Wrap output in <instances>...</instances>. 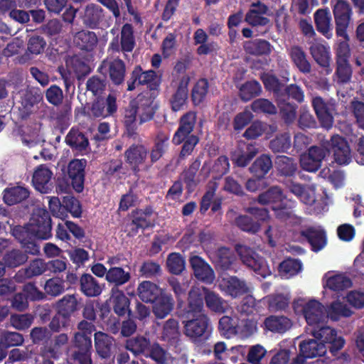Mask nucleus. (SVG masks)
Here are the masks:
<instances>
[{
  "label": "nucleus",
  "mask_w": 364,
  "mask_h": 364,
  "mask_svg": "<svg viewBox=\"0 0 364 364\" xmlns=\"http://www.w3.org/2000/svg\"><path fill=\"white\" fill-rule=\"evenodd\" d=\"M196 123V113L193 111L185 113L179 119L178 127L172 138V143L174 145L182 144L177 159L178 164L191 156L199 143V137L192 134Z\"/></svg>",
  "instance_id": "1"
},
{
  "label": "nucleus",
  "mask_w": 364,
  "mask_h": 364,
  "mask_svg": "<svg viewBox=\"0 0 364 364\" xmlns=\"http://www.w3.org/2000/svg\"><path fill=\"white\" fill-rule=\"evenodd\" d=\"M183 321L184 334L194 343L207 341L211 333L210 321L206 314H199Z\"/></svg>",
  "instance_id": "2"
},
{
  "label": "nucleus",
  "mask_w": 364,
  "mask_h": 364,
  "mask_svg": "<svg viewBox=\"0 0 364 364\" xmlns=\"http://www.w3.org/2000/svg\"><path fill=\"white\" fill-rule=\"evenodd\" d=\"M11 232L14 238L21 244L25 252L32 255H38L40 254L38 241L41 240L32 230V228L29 226L28 223L11 228Z\"/></svg>",
  "instance_id": "3"
},
{
  "label": "nucleus",
  "mask_w": 364,
  "mask_h": 364,
  "mask_svg": "<svg viewBox=\"0 0 364 364\" xmlns=\"http://www.w3.org/2000/svg\"><path fill=\"white\" fill-rule=\"evenodd\" d=\"M333 14L336 23V33L337 36L349 40L347 29L349 26L353 14L352 8L348 0H331Z\"/></svg>",
  "instance_id": "4"
},
{
  "label": "nucleus",
  "mask_w": 364,
  "mask_h": 364,
  "mask_svg": "<svg viewBox=\"0 0 364 364\" xmlns=\"http://www.w3.org/2000/svg\"><path fill=\"white\" fill-rule=\"evenodd\" d=\"M311 106L321 126L326 129H331L333 124L334 114L336 113V101L316 96L311 100Z\"/></svg>",
  "instance_id": "5"
},
{
  "label": "nucleus",
  "mask_w": 364,
  "mask_h": 364,
  "mask_svg": "<svg viewBox=\"0 0 364 364\" xmlns=\"http://www.w3.org/2000/svg\"><path fill=\"white\" fill-rule=\"evenodd\" d=\"M117 110V98L109 94L106 98L97 97L90 106H85L82 114L89 118H106Z\"/></svg>",
  "instance_id": "6"
},
{
  "label": "nucleus",
  "mask_w": 364,
  "mask_h": 364,
  "mask_svg": "<svg viewBox=\"0 0 364 364\" xmlns=\"http://www.w3.org/2000/svg\"><path fill=\"white\" fill-rule=\"evenodd\" d=\"M235 250L242 263L253 270L257 275L265 278L269 274L264 259L259 256L252 249L242 245H236Z\"/></svg>",
  "instance_id": "7"
},
{
  "label": "nucleus",
  "mask_w": 364,
  "mask_h": 364,
  "mask_svg": "<svg viewBox=\"0 0 364 364\" xmlns=\"http://www.w3.org/2000/svg\"><path fill=\"white\" fill-rule=\"evenodd\" d=\"M28 223L40 240H46L52 237V220L46 209L35 208Z\"/></svg>",
  "instance_id": "8"
},
{
  "label": "nucleus",
  "mask_w": 364,
  "mask_h": 364,
  "mask_svg": "<svg viewBox=\"0 0 364 364\" xmlns=\"http://www.w3.org/2000/svg\"><path fill=\"white\" fill-rule=\"evenodd\" d=\"M312 336L323 343H327V349L333 355H336L345 344V340L342 336H337V331L323 323L314 327L311 329Z\"/></svg>",
  "instance_id": "9"
},
{
  "label": "nucleus",
  "mask_w": 364,
  "mask_h": 364,
  "mask_svg": "<svg viewBox=\"0 0 364 364\" xmlns=\"http://www.w3.org/2000/svg\"><path fill=\"white\" fill-rule=\"evenodd\" d=\"M329 153L328 148L311 146L307 152L301 154L300 166L306 171L315 173L320 169L323 159Z\"/></svg>",
  "instance_id": "10"
},
{
  "label": "nucleus",
  "mask_w": 364,
  "mask_h": 364,
  "mask_svg": "<svg viewBox=\"0 0 364 364\" xmlns=\"http://www.w3.org/2000/svg\"><path fill=\"white\" fill-rule=\"evenodd\" d=\"M205 291L202 289L193 287L188 294L187 304L181 310V316L191 318L204 311Z\"/></svg>",
  "instance_id": "11"
},
{
  "label": "nucleus",
  "mask_w": 364,
  "mask_h": 364,
  "mask_svg": "<svg viewBox=\"0 0 364 364\" xmlns=\"http://www.w3.org/2000/svg\"><path fill=\"white\" fill-rule=\"evenodd\" d=\"M156 73L153 70L144 71L140 65H136L127 80V90L132 91L138 85H147L150 90H156L159 87Z\"/></svg>",
  "instance_id": "12"
},
{
  "label": "nucleus",
  "mask_w": 364,
  "mask_h": 364,
  "mask_svg": "<svg viewBox=\"0 0 364 364\" xmlns=\"http://www.w3.org/2000/svg\"><path fill=\"white\" fill-rule=\"evenodd\" d=\"M129 105L134 110L135 109L139 124L153 119L156 113V107L150 97L139 94L135 99L131 100Z\"/></svg>",
  "instance_id": "13"
},
{
  "label": "nucleus",
  "mask_w": 364,
  "mask_h": 364,
  "mask_svg": "<svg viewBox=\"0 0 364 364\" xmlns=\"http://www.w3.org/2000/svg\"><path fill=\"white\" fill-rule=\"evenodd\" d=\"M329 151L333 154L335 162L339 165H347L351 161V151L348 141L338 134L333 135L327 142Z\"/></svg>",
  "instance_id": "14"
},
{
  "label": "nucleus",
  "mask_w": 364,
  "mask_h": 364,
  "mask_svg": "<svg viewBox=\"0 0 364 364\" xmlns=\"http://www.w3.org/2000/svg\"><path fill=\"white\" fill-rule=\"evenodd\" d=\"M190 82V77L187 75H183L178 83L175 80L171 82V87H176V90L169 99L171 108L173 112H178L183 109L187 103L188 96V86Z\"/></svg>",
  "instance_id": "15"
},
{
  "label": "nucleus",
  "mask_w": 364,
  "mask_h": 364,
  "mask_svg": "<svg viewBox=\"0 0 364 364\" xmlns=\"http://www.w3.org/2000/svg\"><path fill=\"white\" fill-rule=\"evenodd\" d=\"M148 153L147 148L139 144H132L124 151L125 162L135 175L140 171V166L145 163Z\"/></svg>",
  "instance_id": "16"
},
{
  "label": "nucleus",
  "mask_w": 364,
  "mask_h": 364,
  "mask_svg": "<svg viewBox=\"0 0 364 364\" xmlns=\"http://www.w3.org/2000/svg\"><path fill=\"white\" fill-rule=\"evenodd\" d=\"M301 311L306 323L312 326V328L323 323L326 319L325 307L321 302L314 299L306 303L302 306Z\"/></svg>",
  "instance_id": "17"
},
{
  "label": "nucleus",
  "mask_w": 364,
  "mask_h": 364,
  "mask_svg": "<svg viewBox=\"0 0 364 364\" xmlns=\"http://www.w3.org/2000/svg\"><path fill=\"white\" fill-rule=\"evenodd\" d=\"M86 165L87 160L85 159H75L71 160L68 166V178L73 189L77 193H81L84 189Z\"/></svg>",
  "instance_id": "18"
},
{
  "label": "nucleus",
  "mask_w": 364,
  "mask_h": 364,
  "mask_svg": "<svg viewBox=\"0 0 364 364\" xmlns=\"http://www.w3.org/2000/svg\"><path fill=\"white\" fill-rule=\"evenodd\" d=\"M189 263L196 278L205 284H212L215 279V273L210 265L201 257L191 255Z\"/></svg>",
  "instance_id": "19"
},
{
  "label": "nucleus",
  "mask_w": 364,
  "mask_h": 364,
  "mask_svg": "<svg viewBox=\"0 0 364 364\" xmlns=\"http://www.w3.org/2000/svg\"><path fill=\"white\" fill-rule=\"evenodd\" d=\"M95 348L97 355L102 359H110L115 350V340L113 337L102 331L94 334Z\"/></svg>",
  "instance_id": "20"
},
{
  "label": "nucleus",
  "mask_w": 364,
  "mask_h": 364,
  "mask_svg": "<svg viewBox=\"0 0 364 364\" xmlns=\"http://www.w3.org/2000/svg\"><path fill=\"white\" fill-rule=\"evenodd\" d=\"M300 235L311 245V249L315 252L321 250L326 245V234L321 228L308 227L300 232Z\"/></svg>",
  "instance_id": "21"
},
{
  "label": "nucleus",
  "mask_w": 364,
  "mask_h": 364,
  "mask_svg": "<svg viewBox=\"0 0 364 364\" xmlns=\"http://www.w3.org/2000/svg\"><path fill=\"white\" fill-rule=\"evenodd\" d=\"M40 101L39 95L32 91H26L23 93L18 102V117L21 120H26L36 112L37 104Z\"/></svg>",
  "instance_id": "22"
},
{
  "label": "nucleus",
  "mask_w": 364,
  "mask_h": 364,
  "mask_svg": "<svg viewBox=\"0 0 364 364\" xmlns=\"http://www.w3.org/2000/svg\"><path fill=\"white\" fill-rule=\"evenodd\" d=\"M103 68L107 69L109 78L113 85L118 86L124 83L126 65L122 60L115 58L111 60H104L100 68Z\"/></svg>",
  "instance_id": "23"
},
{
  "label": "nucleus",
  "mask_w": 364,
  "mask_h": 364,
  "mask_svg": "<svg viewBox=\"0 0 364 364\" xmlns=\"http://www.w3.org/2000/svg\"><path fill=\"white\" fill-rule=\"evenodd\" d=\"M65 141L75 152V155H84L87 153L88 139L78 129L71 128L65 136Z\"/></svg>",
  "instance_id": "24"
},
{
  "label": "nucleus",
  "mask_w": 364,
  "mask_h": 364,
  "mask_svg": "<svg viewBox=\"0 0 364 364\" xmlns=\"http://www.w3.org/2000/svg\"><path fill=\"white\" fill-rule=\"evenodd\" d=\"M327 350V346L317 339H306L299 344V354L306 360V358H313L324 355Z\"/></svg>",
  "instance_id": "25"
},
{
  "label": "nucleus",
  "mask_w": 364,
  "mask_h": 364,
  "mask_svg": "<svg viewBox=\"0 0 364 364\" xmlns=\"http://www.w3.org/2000/svg\"><path fill=\"white\" fill-rule=\"evenodd\" d=\"M292 325V321L285 316L271 315L265 318L263 322L264 331L278 334H284Z\"/></svg>",
  "instance_id": "26"
},
{
  "label": "nucleus",
  "mask_w": 364,
  "mask_h": 364,
  "mask_svg": "<svg viewBox=\"0 0 364 364\" xmlns=\"http://www.w3.org/2000/svg\"><path fill=\"white\" fill-rule=\"evenodd\" d=\"M152 304V310L156 318L163 319L173 311L175 301L171 294L164 291Z\"/></svg>",
  "instance_id": "27"
},
{
  "label": "nucleus",
  "mask_w": 364,
  "mask_h": 364,
  "mask_svg": "<svg viewBox=\"0 0 364 364\" xmlns=\"http://www.w3.org/2000/svg\"><path fill=\"white\" fill-rule=\"evenodd\" d=\"M277 174L285 178H293L298 172V164L293 157L285 155L277 156L274 160Z\"/></svg>",
  "instance_id": "28"
},
{
  "label": "nucleus",
  "mask_w": 364,
  "mask_h": 364,
  "mask_svg": "<svg viewBox=\"0 0 364 364\" xmlns=\"http://www.w3.org/2000/svg\"><path fill=\"white\" fill-rule=\"evenodd\" d=\"M289 55L294 65L303 74L311 72V64L304 49L299 46H293L289 51Z\"/></svg>",
  "instance_id": "29"
},
{
  "label": "nucleus",
  "mask_w": 364,
  "mask_h": 364,
  "mask_svg": "<svg viewBox=\"0 0 364 364\" xmlns=\"http://www.w3.org/2000/svg\"><path fill=\"white\" fill-rule=\"evenodd\" d=\"M52 175V171L46 165L41 164L37 166L32 177V183L36 189L43 193H48L50 190L48 183Z\"/></svg>",
  "instance_id": "30"
},
{
  "label": "nucleus",
  "mask_w": 364,
  "mask_h": 364,
  "mask_svg": "<svg viewBox=\"0 0 364 364\" xmlns=\"http://www.w3.org/2000/svg\"><path fill=\"white\" fill-rule=\"evenodd\" d=\"M164 290L151 281H143L137 287V294L139 299L145 303L152 304L161 295Z\"/></svg>",
  "instance_id": "31"
},
{
  "label": "nucleus",
  "mask_w": 364,
  "mask_h": 364,
  "mask_svg": "<svg viewBox=\"0 0 364 364\" xmlns=\"http://www.w3.org/2000/svg\"><path fill=\"white\" fill-rule=\"evenodd\" d=\"M104 18L103 9L100 6L89 4L85 9L82 20L86 27L95 29L99 27Z\"/></svg>",
  "instance_id": "32"
},
{
  "label": "nucleus",
  "mask_w": 364,
  "mask_h": 364,
  "mask_svg": "<svg viewBox=\"0 0 364 364\" xmlns=\"http://www.w3.org/2000/svg\"><path fill=\"white\" fill-rule=\"evenodd\" d=\"M77 294H65L56 303V309L64 316L71 318L80 309V302Z\"/></svg>",
  "instance_id": "33"
},
{
  "label": "nucleus",
  "mask_w": 364,
  "mask_h": 364,
  "mask_svg": "<svg viewBox=\"0 0 364 364\" xmlns=\"http://www.w3.org/2000/svg\"><path fill=\"white\" fill-rule=\"evenodd\" d=\"M79 289L88 297H95L101 294L102 289L98 281L90 274L84 273L80 277Z\"/></svg>",
  "instance_id": "34"
},
{
  "label": "nucleus",
  "mask_w": 364,
  "mask_h": 364,
  "mask_svg": "<svg viewBox=\"0 0 364 364\" xmlns=\"http://www.w3.org/2000/svg\"><path fill=\"white\" fill-rule=\"evenodd\" d=\"M211 260L215 264L216 269L226 271L232 268L235 256L230 248L220 247L215 252Z\"/></svg>",
  "instance_id": "35"
},
{
  "label": "nucleus",
  "mask_w": 364,
  "mask_h": 364,
  "mask_svg": "<svg viewBox=\"0 0 364 364\" xmlns=\"http://www.w3.org/2000/svg\"><path fill=\"white\" fill-rule=\"evenodd\" d=\"M30 196L27 188L16 186L6 188L3 192L4 202L8 205H13L26 200Z\"/></svg>",
  "instance_id": "36"
},
{
  "label": "nucleus",
  "mask_w": 364,
  "mask_h": 364,
  "mask_svg": "<svg viewBox=\"0 0 364 364\" xmlns=\"http://www.w3.org/2000/svg\"><path fill=\"white\" fill-rule=\"evenodd\" d=\"M150 345L151 341L149 338L143 336H136L128 338L125 342L124 347L136 357L140 355L145 357L150 348Z\"/></svg>",
  "instance_id": "37"
},
{
  "label": "nucleus",
  "mask_w": 364,
  "mask_h": 364,
  "mask_svg": "<svg viewBox=\"0 0 364 364\" xmlns=\"http://www.w3.org/2000/svg\"><path fill=\"white\" fill-rule=\"evenodd\" d=\"M74 43L80 50L92 51L98 42L95 32L82 30L77 32L73 38Z\"/></svg>",
  "instance_id": "38"
},
{
  "label": "nucleus",
  "mask_w": 364,
  "mask_h": 364,
  "mask_svg": "<svg viewBox=\"0 0 364 364\" xmlns=\"http://www.w3.org/2000/svg\"><path fill=\"white\" fill-rule=\"evenodd\" d=\"M310 53L316 63L322 68H328L331 55L329 48L318 42H314L309 47Z\"/></svg>",
  "instance_id": "39"
},
{
  "label": "nucleus",
  "mask_w": 364,
  "mask_h": 364,
  "mask_svg": "<svg viewBox=\"0 0 364 364\" xmlns=\"http://www.w3.org/2000/svg\"><path fill=\"white\" fill-rule=\"evenodd\" d=\"M137 117L135 109L134 110L129 105L124 109L122 122L124 127V134L134 139L139 136Z\"/></svg>",
  "instance_id": "40"
},
{
  "label": "nucleus",
  "mask_w": 364,
  "mask_h": 364,
  "mask_svg": "<svg viewBox=\"0 0 364 364\" xmlns=\"http://www.w3.org/2000/svg\"><path fill=\"white\" fill-rule=\"evenodd\" d=\"M331 19L330 12L328 9H318L314 14L316 30L328 38L332 36Z\"/></svg>",
  "instance_id": "41"
},
{
  "label": "nucleus",
  "mask_w": 364,
  "mask_h": 364,
  "mask_svg": "<svg viewBox=\"0 0 364 364\" xmlns=\"http://www.w3.org/2000/svg\"><path fill=\"white\" fill-rule=\"evenodd\" d=\"M272 168V161L269 155L262 154L250 167V171L255 177L264 178Z\"/></svg>",
  "instance_id": "42"
},
{
  "label": "nucleus",
  "mask_w": 364,
  "mask_h": 364,
  "mask_svg": "<svg viewBox=\"0 0 364 364\" xmlns=\"http://www.w3.org/2000/svg\"><path fill=\"white\" fill-rule=\"evenodd\" d=\"M169 136L163 132L157 134L154 146L150 151V159L151 164L158 161L166 152L168 146Z\"/></svg>",
  "instance_id": "43"
},
{
  "label": "nucleus",
  "mask_w": 364,
  "mask_h": 364,
  "mask_svg": "<svg viewBox=\"0 0 364 364\" xmlns=\"http://www.w3.org/2000/svg\"><path fill=\"white\" fill-rule=\"evenodd\" d=\"M209 90V82L206 78L199 79L191 91V99L194 106L201 105L207 97Z\"/></svg>",
  "instance_id": "44"
},
{
  "label": "nucleus",
  "mask_w": 364,
  "mask_h": 364,
  "mask_svg": "<svg viewBox=\"0 0 364 364\" xmlns=\"http://www.w3.org/2000/svg\"><path fill=\"white\" fill-rule=\"evenodd\" d=\"M244 50L250 55L256 56L266 55L271 53V45L266 40L256 39L245 42Z\"/></svg>",
  "instance_id": "45"
},
{
  "label": "nucleus",
  "mask_w": 364,
  "mask_h": 364,
  "mask_svg": "<svg viewBox=\"0 0 364 364\" xmlns=\"http://www.w3.org/2000/svg\"><path fill=\"white\" fill-rule=\"evenodd\" d=\"M304 91L297 84H290L284 85L279 96L278 102L292 100L299 104H301L304 101Z\"/></svg>",
  "instance_id": "46"
},
{
  "label": "nucleus",
  "mask_w": 364,
  "mask_h": 364,
  "mask_svg": "<svg viewBox=\"0 0 364 364\" xmlns=\"http://www.w3.org/2000/svg\"><path fill=\"white\" fill-rule=\"evenodd\" d=\"M113 310L119 316L127 314L128 316H132V311L129 309L130 301L122 291H117L112 295Z\"/></svg>",
  "instance_id": "47"
},
{
  "label": "nucleus",
  "mask_w": 364,
  "mask_h": 364,
  "mask_svg": "<svg viewBox=\"0 0 364 364\" xmlns=\"http://www.w3.org/2000/svg\"><path fill=\"white\" fill-rule=\"evenodd\" d=\"M284 199L282 190L277 186H274L257 196V200L261 205L277 204Z\"/></svg>",
  "instance_id": "48"
},
{
  "label": "nucleus",
  "mask_w": 364,
  "mask_h": 364,
  "mask_svg": "<svg viewBox=\"0 0 364 364\" xmlns=\"http://www.w3.org/2000/svg\"><path fill=\"white\" fill-rule=\"evenodd\" d=\"M203 290L205 291V301L207 307L215 313H224L226 309L225 300L206 287H203Z\"/></svg>",
  "instance_id": "49"
},
{
  "label": "nucleus",
  "mask_w": 364,
  "mask_h": 364,
  "mask_svg": "<svg viewBox=\"0 0 364 364\" xmlns=\"http://www.w3.org/2000/svg\"><path fill=\"white\" fill-rule=\"evenodd\" d=\"M130 279V272L125 271L120 267H110L106 275V280L110 284H114L116 287L122 286L127 283Z\"/></svg>",
  "instance_id": "50"
},
{
  "label": "nucleus",
  "mask_w": 364,
  "mask_h": 364,
  "mask_svg": "<svg viewBox=\"0 0 364 364\" xmlns=\"http://www.w3.org/2000/svg\"><path fill=\"white\" fill-rule=\"evenodd\" d=\"M261 92V85L256 80H250L241 85L239 88V96L242 101L248 102L259 96Z\"/></svg>",
  "instance_id": "51"
},
{
  "label": "nucleus",
  "mask_w": 364,
  "mask_h": 364,
  "mask_svg": "<svg viewBox=\"0 0 364 364\" xmlns=\"http://www.w3.org/2000/svg\"><path fill=\"white\" fill-rule=\"evenodd\" d=\"M235 223L240 230L252 235L257 233L261 228L259 222L254 219L252 216L246 215L237 216L235 218Z\"/></svg>",
  "instance_id": "52"
},
{
  "label": "nucleus",
  "mask_w": 364,
  "mask_h": 364,
  "mask_svg": "<svg viewBox=\"0 0 364 364\" xmlns=\"http://www.w3.org/2000/svg\"><path fill=\"white\" fill-rule=\"evenodd\" d=\"M260 80L267 91L272 92L278 101L284 85L274 75L264 73L260 75Z\"/></svg>",
  "instance_id": "53"
},
{
  "label": "nucleus",
  "mask_w": 364,
  "mask_h": 364,
  "mask_svg": "<svg viewBox=\"0 0 364 364\" xmlns=\"http://www.w3.org/2000/svg\"><path fill=\"white\" fill-rule=\"evenodd\" d=\"M68 342V335L66 333H60L55 336L50 343L45 346V350L51 358L58 359L61 354L62 348Z\"/></svg>",
  "instance_id": "54"
},
{
  "label": "nucleus",
  "mask_w": 364,
  "mask_h": 364,
  "mask_svg": "<svg viewBox=\"0 0 364 364\" xmlns=\"http://www.w3.org/2000/svg\"><path fill=\"white\" fill-rule=\"evenodd\" d=\"M200 166V161L198 159H196L190 164L189 167L183 172V181L188 193H192L197 186L198 183L196 180V176Z\"/></svg>",
  "instance_id": "55"
},
{
  "label": "nucleus",
  "mask_w": 364,
  "mask_h": 364,
  "mask_svg": "<svg viewBox=\"0 0 364 364\" xmlns=\"http://www.w3.org/2000/svg\"><path fill=\"white\" fill-rule=\"evenodd\" d=\"M326 312V318H330L333 321H338L341 317H349L353 314L346 304L338 301L332 302Z\"/></svg>",
  "instance_id": "56"
},
{
  "label": "nucleus",
  "mask_w": 364,
  "mask_h": 364,
  "mask_svg": "<svg viewBox=\"0 0 364 364\" xmlns=\"http://www.w3.org/2000/svg\"><path fill=\"white\" fill-rule=\"evenodd\" d=\"M291 145V136L288 133L278 134L269 142V149L274 153H286Z\"/></svg>",
  "instance_id": "57"
},
{
  "label": "nucleus",
  "mask_w": 364,
  "mask_h": 364,
  "mask_svg": "<svg viewBox=\"0 0 364 364\" xmlns=\"http://www.w3.org/2000/svg\"><path fill=\"white\" fill-rule=\"evenodd\" d=\"M326 286L333 291H340L350 288L352 282L346 275L338 274L330 277L326 281Z\"/></svg>",
  "instance_id": "58"
},
{
  "label": "nucleus",
  "mask_w": 364,
  "mask_h": 364,
  "mask_svg": "<svg viewBox=\"0 0 364 364\" xmlns=\"http://www.w3.org/2000/svg\"><path fill=\"white\" fill-rule=\"evenodd\" d=\"M28 259L27 253L20 250H12L3 257L4 264L9 267H16L24 264Z\"/></svg>",
  "instance_id": "59"
},
{
  "label": "nucleus",
  "mask_w": 364,
  "mask_h": 364,
  "mask_svg": "<svg viewBox=\"0 0 364 364\" xmlns=\"http://www.w3.org/2000/svg\"><path fill=\"white\" fill-rule=\"evenodd\" d=\"M257 153V148L252 144H248L245 151H239L238 154L232 159L233 163L238 167H245Z\"/></svg>",
  "instance_id": "60"
},
{
  "label": "nucleus",
  "mask_w": 364,
  "mask_h": 364,
  "mask_svg": "<svg viewBox=\"0 0 364 364\" xmlns=\"http://www.w3.org/2000/svg\"><path fill=\"white\" fill-rule=\"evenodd\" d=\"M270 311H284L289 304V298L282 294H271L266 297Z\"/></svg>",
  "instance_id": "61"
},
{
  "label": "nucleus",
  "mask_w": 364,
  "mask_h": 364,
  "mask_svg": "<svg viewBox=\"0 0 364 364\" xmlns=\"http://www.w3.org/2000/svg\"><path fill=\"white\" fill-rule=\"evenodd\" d=\"M227 291L233 297L242 295L247 292L248 288L245 281L237 277H230L225 282Z\"/></svg>",
  "instance_id": "62"
},
{
  "label": "nucleus",
  "mask_w": 364,
  "mask_h": 364,
  "mask_svg": "<svg viewBox=\"0 0 364 364\" xmlns=\"http://www.w3.org/2000/svg\"><path fill=\"white\" fill-rule=\"evenodd\" d=\"M139 272L141 277L151 279L161 276V267L158 262L147 259L143 262Z\"/></svg>",
  "instance_id": "63"
},
{
  "label": "nucleus",
  "mask_w": 364,
  "mask_h": 364,
  "mask_svg": "<svg viewBox=\"0 0 364 364\" xmlns=\"http://www.w3.org/2000/svg\"><path fill=\"white\" fill-rule=\"evenodd\" d=\"M302 267L301 261L298 259L288 258L282 261L279 266V272L284 276H294Z\"/></svg>",
  "instance_id": "64"
}]
</instances>
